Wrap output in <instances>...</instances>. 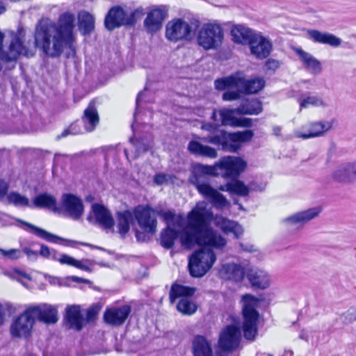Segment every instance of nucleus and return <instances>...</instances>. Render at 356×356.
<instances>
[{
	"mask_svg": "<svg viewBox=\"0 0 356 356\" xmlns=\"http://www.w3.org/2000/svg\"><path fill=\"white\" fill-rule=\"evenodd\" d=\"M75 16L73 13H62L57 23L49 19L40 20L34 34L35 46L51 58L60 56L64 48H71L74 40Z\"/></svg>",
	"mask_w": 356,
	"mask_h": 356,
	"instance_id": "1",
	"label": "nucleus"
},
{
	"mask_svg": "<svg viewBox=\"0 0 356 356\" xmlns=\"http://www.w3.org/2000/svg\"><path fill=\"white\" fill-rule=\"evenodd\" d=\"M211 213L204 203H198L188 214V225L179 235L181 245L190 248L194 244L221 248L226 240L209 225Z\"/></svg>",
	"mask_w": 356,
	"mask_h": 356,
	"instance_id": "2",
	"label": "nucleus"
},
{
	"mask_svg": "<svg viewBox=\"0 0 356 356\" xmlns=\"http://www.w3.org/2000/svg\"><path fill=\"white\" fill-rule=\"evenodd\" d=\"M218 124L210 122L203 124L202 129L211 134L202 138V140L203 142L217 145L225 152H237L241 147V143L248 142L254 136V132L250 129L229 133L218 130Z\"/></svg>",
	"mask_w": 356,
	"mask_h": 356,
	"instance_id": "3",
	"label": "nucleus"
},
{
	"mask_svg": "<svg viewBox=\"0 0 356 356\" xmlns=\"http://www.w3.org/2000/svg\"><path fill=\"white\" fill-rule=\"evenodd\" d=\"M200 173H209L211 176L237 179L247 168V162L241 157L227 156L221 158L213 165H196Z\"/></svg>",
	"mask_w": 356,
	"mask_h": 356,
	"instance_id": "4",
	"label": "nucleus"
},
{
	"mask_svg": "<svg viewBox=\"0 0 356 356\" xmlns=\"http://www.w3.org/2000/svg\"><path fill=\"white\" fill-rule=\"evenodd\" d=\"M209 176L211 175L209 173L198 172L197 167L195 165L189 181L196 188L199 193L215 208L223 209L227 207L229 202L227 198L210 185Z\"/></svg>",
	"mask_w": 356,
	"mask_h": 356,
	"instance_id": "5",
	"label": "nucleus"
},
{
	"mask_svg": "<svg viewBox=\"0 0 356 356\" xmlns=\"http://www.w3.org/2000/svg\"><path fill=\"white\" fill-rule=\"evenodd\" d=\"M200 26V21L191 19L186 21L176 18L169 21L165 26V37L171 42L191 41Z\"/></svg>",
	"mask_w": 356,
	"mask_h": 356,
	"instance_id": "6",
	"label": "nucleus"
},
{
	"mask_svg": "<svg viewBox=\"0 0 356 356\" xmlns=\"http://www.w3.org/2000/svg\"><path fill=\"white\" fill-rule=\"evenodd\" d=\"M144 14L142 8H138L129 13L122 6H115L112 7L106 15L104 25L108 31H113L122 26H132Z\"/></svg>",
	"mask_w": 356,
	"mask_h": 356,
	"instance_id": "7",
	"label": "nucleus"
},
{
	"mask_svg": "<svg viewBox=\"0 0 356 356\" xmlns=\"http://www.w3.org/2000/svg\"><path fill=\"white\" fill-rule=\"evenodd\" d=\"M243 330L244 337L248 340H254L257 334V321L259 312L256 307L259 303V299L250 295L243 296Z\"/></svg>",
	"mask_w": 356,
	"mask_h": 356,
	"instance_id": "8",
	"label": "nucleus"
},
{
	"mask_svg": "<svg viewBox=\"0 0 356 356\" xmlns=\"http://www.w3.org/2000/svg\"><path fill=\"white\" fill-rule=\"evenodd\" d=\"M224 38L222 26L216 22L205 23L198 30L197 43L204 50L217 49Z\"/></svg>",
	"mask_w": 356,
	"mask_h": 356,
	"instance_id": "9",
	"label": "nucleus"
},
{
	"mask_svg": "<svg viewBox=\"0 0 356 356\" xmlns=\"http://www.w3.org/2000/svg\"><path fill=\"white\" fill-rule=\"evenodd\" d=\"M320 207H314L306 210L293 213L281 220V223L288 230H300L305 225L317 218L321 213Z\"/></svg>",
	"mask_w": 356,
	"mask_h": 356,
	"instance_id": "10",
	"label": "nucleus"
},
{
	"mask_svg": "<svg viewBox=\"0 0 356 356\" xmlns=\"http://www.w3.org/2000/svg\"><path fill=\"white\" fill-rule=\"evenodd\" d=\"M241 332L239 327L229 325L225 327L220 332L218 339V348L223 353H231L235 350L240 344Z\"/></svg>",
	"mask_w": 356,
	"mask_h": 356,
	"instance_id": "11",
	"label": "nucleus"
},
{
	"mask_svg": "<svg viewBox=\"0 0 356 356\" xmlns=\"http://www.w3.org/2000/svg\"><path fill=\"white\" fill-rule=\"evenodd\" d=\"M135 218L140 227L146 233L154 234L156 231V213L149 207H138L134 211Z\"/></svg>",
	"mask_w": 356,
	"mask_h": 356,
	"instance_id": "12",
	"label": "nucleus"
},
{
	"mask_svg": "<svg viewBox=\"0 0 356 356\" xmlns=\"http://www.w3.org/2000/svg\"><path fill=\"white\" fill-rule=\"evenodd\" d=\"M332 127V123L329 121L309 122L301 127L300 130L295 131L297 138L308 139L323 136Z\"/></svg>",
	"mask_w": 356,
	"mask_h": 356,
	"instance_id": "13",
	"label": "nucleus"
},
{
	"mask_svg": "<svg viewBox=\"0 0 356 356\" xmlns=\"http://www.w3.org/2000/svg\"><path fill=\"white\" fill-rule=\"evenodd\" d=\"M60 211L63 210L74 220H78L83 214L84 206L82 200L71 193H64L61 197Z\"/></svg>",
	"mask_w": 356,
	"mask_h": 356,
	"instance_id": "14",
	"label": "nucleus"
},
{
	"mask_svg": "<svg viewBox=\"0 0 356 356\" xmlns=\"http://www.w3.org/2000/svg\"><path fill=\"white\" fill-rule=\"evenodd\" d=\"M27 312H30L34 321L37 318L47 324L56 323L58 320L56 308L48 304L29 306L27 307Z\"/></svg>",
	"mask_w": 356,
	"mask_h": 356,
	"instance_id": "15",
	"label": "nucleus"
},
{
	"mask_svg": "<svg viewBox=\"0 0 356 356\" xmlns=\"http://www.w3.org/2000/svg\"><path fill=\"white\" fill-rule=\"evenodd\" d=\"M332 179L341 184H351L356 182V161L343 162L332 173Z\"/></svg>",
	"mask_w": 356,
	"mask_h": 356,
	"instance_id": "16",
	"label": "nucleus"
},
{
	"mask_svg": "<svg viewBox=\"0 0 356 356\" xmlns=\"http://www.w3.org/2000/svg\"><path fill=\"white\" fill-rule=\"evenodd\" d=\"M33 324V316L27 312L26 308L11 324L10 333L14 337H26L31 333Z\"/></svg>",
	"mask_w": 356,
	"mask_h": 356,
	"instance_id": "17",
	"label": "nucleus"
},
{
	"mask_svg": "<svg viewBox=\"0 0 356 356\" xmlns=\"http://www.w3.org/2000/svg\"><path fill=\"white\" fill-rule=\"evenodd\" d=\"M168 9L161 6L152 9L144 21V25L147 32L154 33L161 29L163 22L167 17Z\"/></svg>",
	"mask_w": 356,
	"mask_h": 356,
	"instance_id": "18",
	"label": "nucleus"
},
{
	"mask_svg": "<svg viewBox=\"0 0 356 356\" xmlns=\"http://www.w3.org/2000/svg\"><path fill=\"white\" fill-rule=\"evenodd\" d=\"M216 259V254L212 250L203 248L189 257L187 267H212Z\"/></svg>",
	"mask_w": 356,
	"mask_h": 356,
	"instance_id": "19",
	"label": "nucleus"
},
{
	"mask_svg": "<svg viewBox=\"0 0 356 356\" xmlns=\"http://www.w3.org/2000/svg\"><path fill=\"white\" fill-rule=\"evenodd\" d=\"M250 48L252 55L259 59H264L270 55L273 44L268 38L257 33L254 36Z\"/></svg>",
	"mask_w": 356,
	"mask_h": 356,
	"instance_id": "20",
	"label": "nucleus"
},
{
	"mask_svg": "<svg viewBox=\"0 0 356 356\" xmlns=\"http://www.w3.org/2000/svg\"><path fill=\"white\" fill-rule=\"evenodd\" d=\"M131 311V307L127 305L119 307L108 309L104 312V320L110 325L115 326L121 325L125 322Z\"/></svg>",
	"mask_w": 356,
	"mask_h": 356,
	"instance_id": "21",
	"label": "nucleus"
},
{
	"mask_svg": "<svg viewBox=\"0 0 356 356\" xmlns=\"http://www.w3.org/2000/svg\"><path fill=\"white\" fill-rule=\"evenodd\" d=\"M295 51L299 56V58L305 68L310 74L316 76L321 73L322 64L319 60L302 49L298 48L295 50Z\"/></svg>",
	"mask_w": 356,
	"mask_h": 356,
	"instance_id": "22",
	"label": "nucleus"
},
{
	"mask_svg": "<svg viewBox=\"0 0 356 356\" xmlns=\"http://www.w3.org/2000/svg\"><path fill=\"white\" fill-rule=\"evenodd\" d=\"M193 356H213L212 343L203 335L197 334L192 340Z\"/></svg>",
	"mask_w": 356,
	"mask_h": 356,
	"instance_id": "23",
	"label": "nucleus"
},
{
	"mask_svg": "<svg viewBox=\"0 0 356 356\" xmlns=\"http://www.w3.org/2000/svg\"><path fill=\"white\" fill-rule=\"evenodd\" d=\"M307 37L314 42L329 44L334 47L341 45V40L333 34L321 32L315 29H309L307 31Z\"/></svg>",
	"mask_w": 356,
	"mask_h": 356,
	"instance_id": "24",
	"label": "nucleus"
},
{
	"mask_svg": "<svg viewBox=\"0 0 356 356\" xmlns=\"http://www.w3.org/2000/svg\"><path fill=\"white\" fill-rule=\"evenodd\" d=\"M247 277L252 286L255 288L265 289L270 284L269 275L261 268H250Z\"/></svg>",
	"mask_w": 356,
	"mask_h": 356,
	"instance_id": "25",
	"label": "nucleus"
},
{
	"mask_svg": "<svg viewBox=\"0 0 356 356\" xmlns=\"http://www.w3.org/2000/svg\"><path fill=\"white\" fill-rule=\"evenodd\" d=\"M241 72H237L229 76L218 78L214 81V87L218 91H225L240 88Z\"/></svg>",
	"mask_w": 356,
	"mask_h": 356,
	"instance_id": "26",
	"label": "nucleus"
},
{
	"mask_svg": "<svg viewBox=\"0 0 356 356\" xmlns=\"http://www.w3.org/2000/svg\"><path fill=\"white\" fill-rule=\"evenodd\" d=\"M96 222L104 229H111L114 225V220L111 212L103 205L94 204L92 206Z\"/></svg>",
	"mask_w": 356,
	"mask_h": 356,
	"instance_id": "27",
	"label": "nucleus"
},
{
	"mask_svg": "<svg viewBox=\"0 0 356 356\" xmlns=\"http://www.w3.org/2000/svg\"><path fill=\"white\" fill-rule=\"evenodd\" d=\"M257 34L252 29L243 25L235 26L231 30L232 40L236 43L242 44H250L254 36Z\"/></svg>",
	"mask_w": 356,
	"mask_h": 356,
	"instance_id": "28",
	"label": "nucleus"
},
{
	"mask_svg": "<svg viewBox=\"0 0 356 356\" xmlns=\"http://www.w3.org/2000/svg\"><path fill=\"white\" fill-rule=\"evenodd\" d=\"M82 122L86 131H92L99 124V118L94 102H90L85 109L82 116Z\"/></svg>",
	"mask_w": 356,
	"mask_h": 356,
	"instance_id": "29",
	"label": "nucleus"
},
{
	"mask_svg": "<svg viewBox=\"0 0 356 356\" xmlns=\"http://www.w3.org/2000/svg\"><path fill=\"white\" fill-rule=\"evenodd\" d=\"M262 111L261 102L255 98L246 99L236 108L238 115H258Z\"/></svg>",
	"mask_w": 356,
	"mask_h": 356,
	"instance_id": "30",
	"label": "nucleus"
},
{
	"mask_svg": "<svg viewBox=\"0 0 356 356\" xmlns=\"http://www.w3.org/2000/svg\"><path fill=\"white\" fill-rule=\"evenodd\" d=\"M188 151L196 156L215 159L218 156L217 151L209 146L202 145L196 140H191L188 145Z\"/></svg>",
	"mask_w": 356,
	"mask_h": 356,
	"instance_id": "31",
	"label": "nucleus"
},
{
	"mask_svg": "<svg viewBox=\"0 0 356 356\" xmlns=\"http://www.w3.org/2000/svg\"><path fill=\"white\" fill-rule=\"evenodd\" d=\"M241 83L240 85V90L243 94H254L257 93L265 86V81L263 78H254L251 79H245L243 74L241 73Z\"/></svg>",
	"mask_w": 356,
	"mask_h": 356,
	"instance_id": "32",
	"label": "nucleus"
},
{
	"mask_svg": "<svg viewBox=\"0 0 356 356\" xmlns=\"http://www.w3.org/2000/svg\"><path fill=\"white\" fill-rule=\"evenodd\" d=\"M33 204L38 208L51 209L55 213L60 212L56 197L47 193L38 195L33 200Z\"/></svg>",
	"mask_w": 356,
	"mask_h": 356,
	"instance_id": "33",
	"label": "nucleus"
},
{
	"mask_svg": "<svg viewBox=\"0 0 356 356\" xmlns=\"http://www.w3.org/2000/svg\"><path fill=\"white\" fill-rule=\"evenodd\" d=\"M196 288L174 283L171 286L169 293V298L171 303H173L179 298H188L194 295Z\"/></svg>",
	"mask_w": 356,
	"mask_h": 356,
	"instance_id": "34",
	"label": "nucleus"
},
{
	"mask_svg": "<svg viewBox=\"0 0 356 356\" xmlns=\"http://www.w3.org/2000/svg\"><path fill=\"white\" fill-rule=\"evenodd\" d=\"M78 27L82 35L90 34L95 29L94 17L88 12H80L78 15Z\"/></svg>",
	"mask_w": 356,
	"mask_h": 356,
	"instance_id": "35",
	"label": "nucleus"
},
{
	"mask_svg": "<svg viewBox=\"0 0 356 356\" xmlns=\"http://www.w3.org/2000/svg\"><path fill=\"white\" fill-rule=\"evenodd\" d=\"M17 221L22 225L26 226L27 227L30 228L32 232L38 237L51 243H56L58 241H67V240L56 236L55 234H53L40 227H38L34 225H32L28 222H26L24 220L18 219Z\"/></svg>",
	"mask_w": 356,
	"mask_h": 356,
	"instance_id": "36",
	"label": "nucleus"
},
{
	"mask_svg": "<svg viewBox=\"0 0 356 356\" xmlns=\"http://www.w3.org/2000/svg\"><path fill=\"white\" fill-rule=\"evenodd\" d=\"M298 102L300 105V111L302 109L308 108L309 106L322 108L327 106V103L321 96L311 95L309 92L303 94L302 97L298 99Z\"/></svg>",
	"mask_w": 356,
	"mask_h": 356,
	"instance_id": "37",
	"label": "nucleus"
},
{
	"mask_svg": "<svg viewBox=\"0 0 356 356\" xmlns=\"http://www.w3.org/2000/svg\"><path fill=\"white\" fill-rule=\"evenodd\" d=\"M67 320L71 328L80 330L82 328V316L79 306L73 305L67 309Z\"/></svg>",
	"mask_w": 356,
	"mask_h": 356,
	"instance_id": "38",
	"label": "nucleus"
},
{
	"mask_svg": "<svg viewBox=\"0 0 356 356\" xmlns=\"http://www.w3.org/2000/svg\"><path fill=\"white\" fill-rule=\"evenodd\" d=\"M133 220L134 216L131 211L127 210L118 213V227L121 235L124 236L129 231Z\"/></svg>",
	"mask_w": 356,
	"mask_h": 356,
	"instance_id": "39",
	"label": "nucleus"
},
{
	"mask_svg": "<svg viewBox=\"0 0 356 356\" xmlns=\"http://www.w3.org/2000/svg\"><path fill=\"white\" fill-rule=\"evenodd\" d=\"M3 274L10 279L21 282L24 286H26L25 281L31 280V274L27 273L24 268H6L3 271Z\"/></svg>",
	"mask_w": 356,
	"mask_h": 356,
	"instance_id": "40",
	"label": "nucleus"
},
{
	"mask_svg": "<svg viewBox=\"0 0 356 356\" xmlns=\"http://www.w3.org/2000/svg\"><path fill=\"white\" fill-rule=\"evenodd\" d=\"M179 235V233L178 231L168 226L161 234V245L166 249L172 248Z\"/></svg>",
	"mask_w": 356,
	"mask_h": 356,
	"instance_id": "41",
	"label": "nucleus"
},
{
	"mask_svg": "<svg viewBox=\"0 0 356 356\" xmlns=\"http://www.w3.org/2000/svg\"><path fill=\"white\" fill-rule=\"evenodd\" d=\"M245 268H220L219 275L223 279L239 282L245 275Z\"/></svg>",
	"mask_w": 356,
	"mask_h": 356,
	"instance_id": "42",
	"label": "nucleus"
},
{
	"mask_svg": "<svg viewBox=\"0 0 356 356\" xmlns=\"http://www.w3.org/2000/svg\"><path fill=\"white\" fill-rule=\"evenodd\" d=\"M218 225L225 233L233 232L237 237L243 233L242 227L235 221L222 218L218 220Z\"/></svg>",
	"mask_w": 356,
	"mask_h": 356,
	"instance_id": "43",
	"label": "nucleus"
},
{
	"mask_svg": "<svg viewBox=\"0 0 356 356\" xmlns=\"http://www.w3.org/2000/svg\"><path fill=\"white\" fill-rule=\"evenodd\" d=\"M234 114L238 115V113L236 111V108H223L219 110V120H220V123L222 125L236 124L237 119L234 116Z\"/></svg>",
	"mask_w": 356,
	"mask_h": 356,
	"instance_id": "44",
	"label": "nucleus"
},
{
	"mask_svg": "<svg viewBox=\"0 0 356 356\" xmlns=\"http://www.w3.org/2000/svg\"><path fill=\"white\" fill-rule=\"evenodd\" d=\"M7 200L10 204L17 207H30V202L28 197L17 192L12 191L7 195Z\"/></svg>",
	"mask_w": 356,
	"mask_h": 356,
	"instance_id": "45",
	"label": "nucleus"
},
{
	"mask_svg": "<svg viewBox=\"0 0 356 356\" xmlns=\"http://www.w3.org/2000/svg\"><path fill=\"white\" fill-rule=\"evenodd\" d=\"M177 309L183 314L192 315L197 311V307L188 298H181L177 305Z\"/></svg>",
	"mask_w": 356,
	"mask_h": 356,
	"instance_id": "46",
	"label": "nucleus"
},
{
	"mask_svg": "<svg viewBox=\"0 0 356 356\" xmlns=\"http://www.w3.org/2000/svg\"><path fill=\"white\" fill-rule=\"evenodd\" d=\"M52 259L58 260L62 265L72 266L74 267H88V264H83L81 261H78L67 254H59L54 253Z\"/></svg>",
	"mask_w": 356,
	"mask_h": 356,
	"instance_id": "47",
	"label": "nucleus"
},
{
	"mask_svg": "<svg viewBox=\"0 0 356 356\" xmlns=\"http://www.w3.org/2000/svg\"><path fill=\"white\" fill-rule=\"evenodd\" d=\"M234 179L229 182V193L241 197L247 196L249 194V188L243 181Z\"/></svg>",
	"mask_w": 356,
	"mask_h": 356,
	"instance_id": "48",
	"label": "nucleus"
},
{
	"mask_svg": "<svg viewBox=\"0 0 356 356\" xmlns=\"http://www.w3.org/2000/svg\"><path fill=\"white\" fill-rule=\"evenodd\" d=\"M129 140L136 148L135 158H137L143 153L147 152L151 147L150 142L147 139L135 140L133 138H130Z\"/></svg>",
	"mask_w": 356,
	"mask_h": 356,
	"instance_id": "49",
	"label": "nucleus"
},
{
	"mask_svg": "<svg viewBox=\"0 0 356 356\" xmlns=\"http://www.w3.org/2000/svg\"><path fill=\"white\" fill-rule=\"evenodd\" d=\"M242 91L240 88H236V90H229L223 92L222 99L225 102H232L238 100L241 98Z\"/></svg>",
	"mask_w": 356,
	"mask_h": 356,
	"instance_id": "50",
	"label": "nucleus"
},
{
	"mask_svg": "<svg viewBox=\"0 0 356 356\" xmlns=\"http://www.w3.org/2000/svg\"><path fill=\"white\" fill-rule=\"evenodd\" d=\"M82 133V129L76 122L70 124V126L65 129L61 134L58 135L56 138L58 140L66 137L68 135H76Z\"/></svg>",
	"mask_w": 356,
	"mask_h": 356,
	"instance_id": "51",
	"label": "nucleus"
},
{
	"mask_svg": "<svg viewBox=\"0 0 356 356\" xmlns=\"http://www.w3.org/2000/svg\"><path fill=\"white\" fill-rule=\"evenodd\" d=\"M0 255L6 259L15 260L21 257V252L19 250L15 248L9 250L0 248Z\"/></svg>",
	"mask_w": 356,
	"mask_h": 356,
	"instance_id": "52",
	"label": "nucleus"
},
{
	"mask_svg": "<svg viewBox=\"0 0 356 356\" xmlns=\"http://www.w3.org/2000/svg\"><path fill=\"white\" fill-rule=\"evenodd\" d=\"M174 177V176L169 174L157 173L154 176V182L156 185H163L169 182H172Z\"/></svg>",
	"mask_w": 356,
	"mask_h": 356,
	"instance_id": "53",
	"label": "nucleus"
},
{
	"mask_svg": "<svg viewBox=\"0 0 356 356\" xmlns=\"http://www.w3.org/2000/svg\"><path fill=\"white\" fill-rule=\"evenodd\" d=\"M341 318L343 325H348L351 324L356 321V311L353 309H350L343 313L341 316Z\"/></svg>",
	"mask_w": 356,
	"mask_h": 356,
	"instance_id": "54",
	"label": "nucleus"
},
{
	"mask_svg": "<svg viewBox=\"0 0 356 356\" xmlns=\"http://www.w3.org/2000/svg\"><path fill=\"white\" fill-rule=\"evenodd\" d=\"M190 275L193 277H202L207 272L209 268H188Z\"/></svg>",
	"mask_w": 356,
	"mask_h": 356,
	"instance_id": "55",
	"label": "nucleus"
},
{
	"mask_svg": "<svg viewBox=\"0 0 356 356\" xmlns=\"http://www.w3.org/2000/svg\"><path fill=\"white\" fill-rule=\"evenodd\" d=\"M56 253L54 250H50L48 246L45 245H41L40 250V254L45 258L52 259L53 254Z\"/></svg>",
	"mask_w": 356,
	"mask_h": 356,
	"instance_id": "56",
	"label": "nucleus"
},
{
	"mask_svg": "<svg viewBox=\"0 0 356 356\" xmlns=\"http://www.w3.org/2000/svg\"><path fill=\"white\" fill-rule=\"evenodd\" d=\"M266 66L268 70L275 71L280 66V63L277 60L270 58L266 62Z\"/></svg>",
	"mask_w": 356,
	"mask_h": 356,
	"instance_id": "57",
	"label": "nucleus"
},
{
	"mask_svg": "<svg viewBox=\"0 0 356 356\" xmlns=\"http://www.w3.org/2000/svg\"><path fill=\"white\" fill-rule=\"evenodd\" d=\"M161 216L168 224V226L170 227V223L174 222L175 215L172 211H165L161 213Z\"/></svg>",
	"mask_w": 356,
	"mask_h": 356,
	"instance_id": "58",
	"label": "nucleus"
},
{
	"mask_svg": "<svg viewBox=\"0 0 356 356\" xmlns=\"http://www.w3.org/2000/svg\"><path fill=\"white\" fill-rule=\"evenodd\" d=\"M8 187V183L0 179V198L3 197L7 194Z\"/></svg>",
	"mask_w": 356,
	"mask_h": 356,
	"instance_id": "59",
	"label": "nucleus"
},
{
	"mask_svg": "<svg viewBox=\"0 0 356 356\" xmlns=\"http://www.w3.org/2000/svg\"><path fill=\"white\" fill-rule=\"evenodd\" d=\"M23 252L24 254L28 257L29 259L34 260L38 257V252L32 250L31 249L29 248H24L23 249Z\"/></svg>",
	"mask_w": 356,
	"mask_h": 356,
	"instance_id": "60",
	"label": "nucleus"
},
{
	"mask_svg": "<svg viewBox=\"0 0 356 356\" xmlns=\"http://www.w3.org/2000/svg\"><path fill=\"white\" fill-rule=\"evenodd\" d=\"M240 246L243 251L252 252L255 251L254 246L249 243H241Z\"/></svg>",
	"mask_w": 356,
	"mask_h": 356,
	"instance_id": "61",
	"label": "nucleus"
},
{
	"mask_svg": "<svg viewBox=\"0 0 356 356\" xmlns=\"http://www.w3.org/2000/svg\"><path fill=\"white\" fill-rule=\"evenodd\" d=\"M236 124L242 127H250L252 126V120L250 118H244L241 120L240 123Z\"/></svg>",
	"mask_w": 356,
	"mask_h": 356,
	"instance_id": "62",
	"label": "nucleus"
},
{
	"mask_svg": "<svg viewBox=\"0 0 356 356\" xmlns=\"http://www.w3.org/2000/svg\"><path fill=\"white\" fill-rule=\"evenodd\" d=\"M70 280H72V281L76 282H83V283H89L90 282V281L88 280L76 276L70 277Z\"/></svg>",
	"mask_w": 356,
	"mask_h": 356,
	"instance_id": "63",
	"label": "nucleus"
},
{
	"mask_svg": "<svg viewBox=\"0 0 356 356\" xmlns=\"http://www.w3.org/2000/svg\"><path fill=\"white\" fill-rule=\"evenodd\" d=\"M136 236L138 239V241H145V234L143 232H140L139 231L136 232Z\"/></svg>",
	"mask_w": 356,
	"mask_h": 356,
	"instance_id": "64",
	"label": "nucleus"
}]
</instances>
